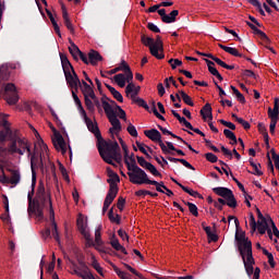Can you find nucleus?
<instances>
[{
	"mask_svg": "<svg viewBox=\"0 0 279 279\" xmlns=\"http://www.w3.org/2000/svg\"><path fill=\"white\" fill-rule=\"evenodd\" d=\"M126 132L134 138L138 136V131H136V126L134 124L130 123L129 126L126 128Z\"/></svg>",
	"mask_w": 279,
	"mask_h": 279,
	"instance_id": "obj_54",
	"label": "nucleus"
},
{
	"mask_svg": "<svg viewBox=\"0 0 279 279\" xmlns=\"http://www.w3.org/2000/svg\"><path fill=\"white\" fill-rule=\"evenodd\" d=\"M208 71L211 75L217 77V80H219V82H223V76H221V73H219V71L215 66H209Z\"/></svg>",
	"mask_w": 279,
	"mask_h": 279,
	"instance_id": "obj_53",
	"label": "nucleus"
},
{
	"mask_svg": "<svg viewBox=\"0 0 279 279\" xmlns=\"http://www.w3.org/2000/svg\"><path fill=\"white\" fill-rule=\"evenodd\" d=\"M124 73L126 75L125 82L131 83L132 80H134V74L132 73V69H130V66L125 65V72Z\"/></svg>",
	"mask_w": 279,
	"mask_h": 279,
	"instance_id": "obj_59",
	"label": "nucleus"
},
{
	"mask_svg": "<svg viewBox=\"0 0 279 279\" xmlns=\"http://www.w3.org/2000/svg\"><path fill=\"white\" fill-rule=\"evenodd\" d=\"M268 117L270 121H278L279 119V111H276L271 109V107L268 108Z\"/></svg>",
	"mask_w": 279,
	"mask_h": 279,
	"instance_id": "obj_51",
	"label": "nucleus"
},
{
	"mask_svg": "<svg viewBox=\"0 0 279 279\" xmlns=\"http://www.w3.org/2000/svg\"><path fill=\"white\" fill-rule=\"evenodd\" d=\"M183 204H185V206L189 207L191 215H193L194 217H199V211L197 209V205H195L191 202H185V201H183Z\"/></svg>",
	"mask_w": 279,
	"mask_h": 279,
	"instance_id": "obj_41",
	"label": "nucleus"
},
{
	"mask_svg": "<svg viewBox=\"0 0 279 279\" xmlns=\"http://www.w3.org/2000/svg\"><path fill=\"white\" fill-rule=\"evenodd\" d=\"M88 60H89V64H92V66H96L97 62H101V60H104V57H101L99 51L90 50L88 52Z\"/></svg>",
	"mask_w": 279,
	"mask_h": 279,
	"instance_id": "obj_22",
	"label": "nucleus"
},
{
	"mask_svg": "<svg viewBox=\"0 0 279 279\" xmlns=\"http://www.w3.org/2000/svg\"><path fill=\"white\" fill-rule=\"evenodd\" d=\"M110 245L111 247H113V250H116V252H121L122 254L128 256V250H125V246L121 245V243L119 242V239L114 238V235L110 241Z\"/></svg>",
	"mask_w": 279,
	"mask_h": 279,
	"instance_id": "obj_23",
	"label": "nucleus"
},
{
	"mask_svg": "<svg viewBox=\"0 0 279 279\" xmlns=\"http://www.w3.org/2000/svg\"><path fill=\"white\" fill-rule=\"evenodd\" d=\"M72 97H73L74 102L76 104L82 117H86V110H84V107L82 106V100H80V97L77 96V94L72 92Z\"/></svg>",
	"mask_w": 279,
	"mask_h": 279,
	"instance_id": "obj_38",
	"label": "nucleus"
},
{
	"mask_svg": "<svg viewBox=\"0 0 279 279\" xmlns=\"http://www.w3.org/2000/svg\"><path fill=\"white\" fill-rule=\"evenodd\" d=\"M136 158L140 167H143V169H146V167L149 165V161L145 160V157L136 156Z\"/></svg>",
	"mask_w": 279,
	"mask_h": 279,
	"instance_id": "obj_64",
	"label": "nucleus"
},
{
	"mask_svg": "<svg viewBox=\"0 0 279 279\" xmlns=\"http://www.w3.org/2000/svg\"><path fill=\"white\" fill-rule=\"evenodd\" d=\"M158 14L161 17L162 23H175V19L180 14V11L173 10L170 12V14H167L166 9H158Z\"/></svg>",
	"mask_w": 279,
	"mask_h": 279,
	"instance_id": "obj_13",
	"label": "nucleus"
},
{
	"mask_svg": "<svg viewBox=\"0 0 279 279\" xmlns=\"http://www.w3.org/2000/svg\"><path fill=\"white\" fill-rule=\"evenodd\" d=\"M50 221H52V236L57 243H60V233H58V223H56V213L53 211V203H49Z\"/></svg>",
	"mask_w": 279,
	"mask_h": 279,
	"instance_id": "obj_16",
	"label": "nucleus"
},
{
	"mask_svg": "<svg viewBox=\"0 0 279 279\" xmlns=\"http://www.w3.org/2000/svg\"><path fill=\"white\" fill-rule=\"evenodd\" d=\"M134 184H150L153 186H160L163 189V191L167 190V185H165V182L150 180L149 177L147 175V172H145Z\"/></svg>",
	"mask_w": 279,
	"mask_h": 279,
	"instance_id": "obj_18",
	"label": "nucleus"
},
{
	"mask_svg": "<svg viewBox=\"0 0 279 279\" xmlns=\"http://www.w3.org/2000/svg\"><path fill=\"white\" fill-rule=\"evenodd\" d=\"M218 47L223 51H226V53H230V56H234V58H246L245 56H243V53H240V51L236 50V48L223 46L222 44H219Z\"/></svg>",
	"mask_w": 279,
	"mask_h": 279,
	"instance_id": "obj_24",
	"label": "nucleus"
},
{
	"mask_svg": "<svg viewBox=\"0 0 279 279\" xmlns=\"http://www.w3.org/2000/svg\"><path fill=\"white\" fill-rule=\"evenodd\" d=\"M201 116L203 117L204 121L208 120V123L213 122V107L210 104H206L202 110L199 111Z\"/></svg>",
	"mask_w": 279,
	"mask_h": 279,
	"instance_id": "obj_20",
	"label": "nucleus"
},
{
	"mask_svg": "<svg viewBox=\"0 0 279 279\" xmlns=\"http://www.w3.org/2000/svg\"><path fill=\"white\" fill-rule=\"evenodd\" d=\"M113 80H114L116 84H118V86H120V88H125V74H123V73L116 74L113 76Z\"/></svg>",
	"mask_w": 279,
	"mask_h": 279,
	"instance_id": "obj_40",
	"label": "nucleus"
},
{
	"mask_svg": "<svg viewBox=\"0 0 279 279\" xmlns=\"http://www.w3.org/2000/svg\"><path fill=\"white\" fill-rule=\"evenodd\" d=\"M257 130H258L259 134H262L263 136H266V134H269L267 132V128L265 126V123H263V122H259L257 124Z\"/></svg>",
	"mask_w": 279,
	"mask_h": 279,
	"instance_id": "obj_61",
	"label": "nucleus"
},
{
	"mask_svg": "<svg viewBox=\"0 0 279 279\" xmlns=\"http://www.w3.org/2000/svg\"><path fill=\"white\" fill-rule=\"evenodd\" d=\"M70 44H71V47H69V51L72 58L74 60H78V56L80 53H82V50H80V47H77V45H75V43H73L71 39H70Z\"/></svg>",
	"mask_w": 279,
	"mask_h": 279,
	"instance_id": "obj_31",
	"label": "nucleus"
},
{
	"mask_svg": "<svg viewBox=\"0 0 279 279\" xmlns=\"http://www.w3.org/2000/svg\"><path fill=\"white\" fill-rule=\"evenodd\" d=\"M145 169L146 171H149L151 175H155V178H162V173H160L158 169H156V166H154L151 162H149Z\"/></svg>",
	"mask_w": 279,
	"mask_h": 279,
	"instance_id": "obj_44",
	"label": "nucleus"
},
{
	"mask_svg": "<svg viewBox=\"0 0 279 279\" xmlns=\"http://www.w3.org/2000/svg\"><path fill=\"white\" fill-rule=\"evenodd\" d=\"M250 226H251L252 232H256L257 222H256V218L254 217L253 213H250Z\"/></svg>",
	"mask_w": 279,
	"mask_h": 279,
	"instance_id": "obj_58",
	"label": "nucleus"
},
{
	"mask_svg": "<svg viewBox=\"0 0 279 279\" xmlns=\"http://www.w3.org/2000/svg\"><path fill=\"white\" fill-rule=\"evenodd\" d=\"M167 159L170 162H181V165H183V167H185L186 169H191V171H195V167H193V165H191L189 161H186V159H180V158H175V157H167Z\"/></svg>",
	"mask_w": 279,
	"mask_h": 279,
	"instance_id": "obj_29",
	"label": "nucleus"
},
{
	"mask_svg": "<svg viewBox=\"0 0 279 279\" xmlns=\"http://www.w3.org/2000/svg\"><path fill=\"white\" fill-rule=\"evenodd\" d=\"M246 25L253 31V34H255L256 36H259L260 39L264 40V43L266 45H270L271 44V39H269L267 34L265 32L260 31L258 27H256V25H254V23L246 22Z\"/></svg>",
	"mask_w": 279,
	"mask_h": 279,
	"instance_id": "obj_19",
	"label": "nucleus"
},
{
	"mask_svg": "<svg viewBox=\"0 0 279 279\" xmlns=\"http://www.w3.org/2000/svg\"><path fill=\"white\" fill-rule=\"evenodd\" d=\"M108 217L112 223H117L118 226H119V223H121V216L116 215V217H114V210L112 208L109 210Z\"/></svg>",
	"mask_w": 279,
	"mask_h": 279,
	"instance_id": "obj_45",
	"label": "nucleus"
},
{
	"mask_svg": "<svg viewBox=\"0 0 279 279\" xmlns=\"http://www.w3.org/2000/svg\"><path fill=\"white\" fill-rule=\"evenodd\" d=\"M242 257V260L245 265H256V262L254 260V255L252 254V243H246L245 248H243V254H240Z\"/></svg>",
	"mask_w": 279,
	"mask_h": 279,
	"instance_id": "obj_12",
	"label": "nucleus"
},
{
	"mask_svg": "<svg viewBox=\"0 0 279 279\" xmlns=\"http://www.w3.org/2000/svg\"><path fill=\"white\" fill-rule=\"evenodd\" d=\"M61 64L63 69V73L65 75V82L69 84L70 88H74L77 90L80 86H82V81H80V76L75 73V69L69 58L65 54L60 53Z\"/></svg>",
	"mask_w": 279,
	"mask_h": 279,
	"instance_id": "obj_4",
	"label": "nucleus"
},
{
	"mask_svg": "<svg viewBox=\"0 0 279 279\" xmlns=\"http://www.w3.org/2000/svg\"><path fill=\"white\" fill-rule=\"evenodd\" d=\"M158 130H160V132H162V134L166 136H172V138H177V141H182L181 136L175 135L173 132L162 128L161 125H158Z\"/></svg>",
	"mask_w": 279,
	"mask_h": 279,
	"instance_id": "obj_47",
	"label": "nucleus"
},
{
	"mask_svg": "<svg viewBox=\"0 0 279 279\" xmlns=\"http://www.w3.org/2000/svg\"><path fill=\"white\" fill-rule=\"evenodd\" d=\"M84 121L87 125V129L89 130V132H92V134L95 135V137L97 138V141H99L101 136V131H99V126L93 122V120H90V118H88V116L85 112V116H83Z\"/></svg>",
	"mask_w": 279,
	"mask_h": 279,
	"instance_id": "obj_17",
	"label": "nucleus"
},
{
	"mask_svg": "<svg viewBox=\"0 0 279 279\" xmlns=\"http://www.w3.org/2000/svg\"><path fill=\"white\" fill-rule=\"evenodd\" d=\"M179 186L180 189H182V191H184V193L191 195V197H198V199H204V196H202V194H199L197 191L191 190L187 186H184L183 184H179Z\"/></svg>",
	"mask_w": 279,
	"mask_h": 279,
	"instance_id": "obj_34",
	"label": "nucleus"
},
{
	"mask_svg": "<svg viewBox=\"0 0 279 279\" xmlns=\"http://www.w3.org/2000/svg\"><path fill=\"white\" fill-rule=\"evenodd\" d=\"M83 95H84V98L86 97H89V98H93L95 97V89H93V86L90 85H87V87H82V85L80 86Z\"/></svg>",
	"mask_w": 279,
	"mask_h": 279,
	"instance_id": "obj_39",
	"label": "nucleus"
},
{
	"mask_svg": "<svg viewBox=\"0 0 279 279\" xmlns=\"http://www.w3.org/2000/svg\"><path fill=\"white\" fill-rule=\"evenodd\" d=\"M107 171H108V177H109V179L107 180V182L109 184V191H119V185L117 184V182H121L119 174H117L110 168H107Z\"/></svg>",
	"mask_w": 279,
	"mask_h": 279,
	"instance_id": "obj_15",
	"label": "nucleus"
},
{
	"mask_svg": "<svg viewBox=\"0 0 279 279\" xmlns=\"http://www.w3.org/2000/svg\"><path fill=\"white\" fill-rule=\"evenodd\" d=\"M205 158L206 160H208V162H217V160H219V158L217 157V155L213 154V153H207L205 154Z\"/></svg>",
	"mask_w": 279,
	"mask_h": 279,
	"instance_id": "obj_60",
	"label": "nucleus"
},
{
	"mask_svg": "<svg viewBox=\"0 0 279 279\" xmlns=\"http://www.w3.org/2000/svg\"><path fill=\"white\" fill-rule=\"evenodd\" d=\"M76 227L78 232H81L82 236L88 242L92 243L95 247V243H93V239H90V232L86 230L88 228V222L84 219V215L78 214L77 219H76Z\"/></svg>",
	"mask_w": 279,
	"mask_h": 279,
	"instance_id": "obj_8",
	"label": "nucleus"
},
{
	"mask_svg": "<svg viewBox=\"0 0 279 279\" xmlns=\"http://www.w3.org/2000/svg\"><path fill=\"white\" fill-rule=\"evenodd\" d=\"M165 45L162 44V37L160 35L156 36V40L154 39V46H150V54L157 60H163L165 58Z\"/></svg>",
	"mask_w": 279,
	"mask_h": 279,
	"instance_id": "obj_9",
	"label": "nucleus"
},
{
	"mask_svg": "<svg viewBox=\"0 0 279 279\" xmlns=\"http://www.w3.org/2000/svg\"><path fill=\"white\" fill-rule=\"evenodd\" d=\"M219 123H221V125H225V128H229V130H236V125H234V123L232 122H228L223 119L219 120Z\"/></svg>",
	"mask_w": 279,
	"mask_h": 279,
	"instance_id": "obj_62",
	"label": "nucleus"
},
{
	"mask_svg": "<svg viewBox=\"0 0 279 279\" xmlns=\"http://www.w3.org/2000/svg\"><path fill=\"white\" fill-rule=\"evenodd\" d=\"M223 134H225L226 138H229V141H234V144L239 143L234 132L230 131L229 129H225Z\"/></svg>",
	"mask_w": 279,
	"mask_h": 279,
	"instance_id": "obj_50",
	"label": "nucleus"
},
{
	"mask_svg": "<svg viewBox=\"0 0 279 279\" xmlns=\"http://www.w3.org/2000/svg\"><path fill=\"white\" fill-rule=\"evenodd\" d=\"M84 99L88 112H90V114H95V104L90 100V97H85Z\"/></svg>",
	"mask_w": 279,
	"mask_h": 279,
	"instance_id": "obj_49",
	"label": "nucleus"
},
{
	"mask_svg": "<svg viewBox=\"0 0 279 279\" xmlns=\"http://www.w3.org/2000/svg\"><path fill=\"white\" fill-rule=\"evenodd\" d=\"M230 88L235 95L238 101H240V104H245V96H243V94H241V92H239L233 85H231Z\"/></svg>",
	"mask_w": 279,
	"mask_h": 279,
	"instance_id": "obj_48",
	"label": "nucleus"
},
{
	"mask_svg": "<svg viewBox=\"0 0 279 279\" xmlns=\"http://www.w3.org/2000/svg\"><path fill=\"white\" fill-rule=\"evenodd\" d=\"M76 260H77V264L80 265V271H83V274H87L89 268L86 265V262L84 260V255L83 254L76 255Z\"/></svg>",
	"mask_w": 279,
	"mask_h": 279,
	"instance_id": "obj_33",
	"label": "nucleus"
},
{
	"mask_svg": "<svg viewBox=\"0 0 279 279\" xmlns=\"http://www.w3.org/2000/svg\"><path fill=\"white\" fill-rule=\"evenodd\" d=\"M145 169L146 171H149L151 175H155V178H162V173H160L158 169H156V166H154L151 162H149Z\"/></svg>",
	"mask_w": 279,
	"mask_h": 279,
	"instance_id": "obj_43",
	"label": "nucleus"
},
{
	"mask_svg": "<svg viewBox=\"0 0 279 279\" xmlns=\"http://www.w3.org/2000/svg\"><path fill=\"white\" fill-rule=\"evenodd\" d=\"M250 3L251 5H254V8H257L262 16H265V10H263V4H260L258 0H252Z\"/></svg>",
	"mask_w": 279,
	"mask_h": 279,
	"instance_id": "obj_52",
	"label": "nucleus"
},
{
	"mask_svg": "<svg viewBox=\"0 0 279 279\" xmlns=\"http://www.w3.org/2000/svg\"><path fill=\"white\" fill-rule=\"evenodd\" d=\"M144 134L149 141H153V143H158L162 154H169V149H167V144L162 142V135L159 133L156 129H150L144 131Z\"/></svg>",
	"mask_w": 279,
	"mask_h": 279,
	"instance_id": "obj_7",
	"label": "nucleus"
},
{
	"mask_svg": "<svg viewBox=\"0 0 279 279\" xmlns=\"http://www.w3.org/2000/svg\"><path fill=\"white\" fill-rule=\"evenodd\" d=\"M50 22L52 23V27L56 32V34H58V36L61 38L62 34L60 33V26L58 25V22H56V17H53V15L51 17H49Z\"/></svg>",
	"mask_w": 279,
	"mask_h": 279,
	"instance_id": "obj_56",
	"label": "nucleus"
},
{
	"mask_svg": "<svg viewBox=\"0 0 279 279\" xmlns=\"http://www.w3.org/2000/svg\"><path fill=\"white\" fill-rule=\"evenodd\" d=\"M31 169H32V191L27 194L28 199V213H33L39 219H43L45 207L47 204H51V194L47 193L45 190V183L43 181L39 182L37 186V191L34 197L35 189H36V163L38 162V155L36 150H34L31 155Z\"/></svg>",
	"mask_w": 279,
	"mask_h": 279,
	"instance_id": "obj_1",
	"label": "nucleus"
},
{
	"mask_svg": "<svg viewBox=\"0 0 279 279\" xmlns=\"http://www.w3.org/2000/svg\"><path fill=\"white\" fill-rule=\"evenodd\" d=\"M50 22L52 23V27L56 32V34H58V36L61 38L62 34L60 33V26L58 25V22H56V17H53V15L51 17H49Z\"/></svg>",
	"mask_w": 279,
	"mask_h": 279,
	"instance_id": "obj_57",
	"label": "nucleus"
},
{
	"mask_svg": "<svg viewBox=\"0 0 279 279\" xmlns=\"http://www.w3.org/2000/svg\"><path fill=\"white\" fill-rule=\"evenodd\" d=\"M118 193H119V191H117V190H109L104 204H107L110 206V204H112V202H114Z\"/></svg>",
	"mask_w": 279,
	"mask_h": 279,
	"instance_id": "obj_35",
	"label": "nucleus"
},
{
	"mask_svg": "<svg viewBox=\"0 0 279 279\" xmlns=\"http://www.w3.org/2000/svg\"><path fill=\"white\" fill-rule=\"evenodd\" d=\"M235 242L240 254H243V250H245L247 243H252V241L245 236V231H242L239 227L235 230Z\"/></svg>",
	"mask_w": 279,
	"mask_h": 279,
	"instance_id": "obj_10",
	"label": "nucleus"
},
{
	"mask_svg": "<svg viewBox=\"0 0 279 279\" xmlns=\"http://www.w3.org/2000/svg\"><path fill=\"white\" fill-rule=\"evenodd\" d=\"M100 101L102 104L105 114L107 116L109 122L112 125V128L109 129L110 134L114 135V132L116 134H119V132H121V121L119 120V118H117V112L114 111V109H112V106L108 104V101H106L104 98H101Z\"/></svg>",
	"mask_w": 279,
	"mask_h": 279,
	"instance_id": "obj_6",
	"label": "nucleus"
},
{
	"mask_svg": "<svg viewBox=\"0 0 279 279\" xmlns=\"http://www.w3.org/2000/svg\"><path fill=\"white\" fill-rule=\"evenodd\" d=\"M225 199H226L227 206H229V208H236V206H239L233 192H231Z\"/></svg>",
	"mask_w": 279,
	"mask_h": 279,
	"instance_id": "obj_37",
	"label": "nucleus"
},
{
	"mask_svg": "<svg viewBox=\"0 0 279 279\" xmlns=\"http://www.w3.org/2000/svg\"><path fill=\"white\" fill-rule=\"evenodd\" d=\"M220 149L225 156L229 157L230 160H232V154L235 156L236 160H239L241 158V154H239L236 148H233V150H230V149L226 148V146H221Z\"/></svg>",
	"mask_w": 279,
	"mask_h": 279,
	"instance_id": "obj_30",
	"label": "nucleus"
},
{
	"mask_svg": "<svg viewBox=\"0 0 279 279\" xmlns=\"http://www.w3.org/2000/svg\"><path fill=\"white\" fill-rule=\"evenodd\" d=\"M52 143L57 151H61V154H66V142H64V137L62 134L54 132V137L52 138Z\"/></svg>",
	"mask_w": 279,
	"mask_h": 279,
	"instance_id": "obj_14",
	"label": "nucleus"
},
{
	"mask_svg": "<svg viewBox=\"0 0 279 279\" xmlns=\"http://www.w3.org/2000/svg\"><path fill=\"white\" fill-rule=\"evenodd\" d=\"M257 228H269V216L267 218L258 219Z\"/></svg>",
	"mask_w": 279,
	"mask_h": 279,
	"instance_id": "obj_55",
	"label": "nucleus"
},
{
	"mask_svg": "<svg viewBox=\"0 0 279 279\" xmlns=\"http://www.w3.org/2000/svg\"><path fill=\"white\" fill-rule=\"evenodd\" d=\"M175 97L178 99V101H184V104H186V106H195V102H193V99L191 98V96H189V94H186V92L184 90H179V93L175 94Z\"/></svg>",
	"mask_w": 279,
	"mask_h": 279,
	"instance_id": "obj_21",
	"label": "nucleus"
},
{
	"mask_svg": "<svg viewBox=\"0 0 279 279\" xmlns=\"http://www.w3.org/2000/svg\"><path fill=\"white\" fill-rule=\"evenodd\" d=\"M10 172H11V178H9L10 184H12L13 186H16V184L21 182V172H19V170H10Z\"/></svg>",
	"mask_w": 279,
	"mask_h": 279,
	"instance_id": "obj_32",
	"label": "nucleus"
},
{
	"mask_svg": "<svg viewBox=\"0 0 279 279\" xmlns=\"http://www.w3.org/2000/svg\"><path fill=\"white\" fill-rule=\"evenodd\" d=\"M213 191L216 195L222 197L223 199H226L232 193V190L228 187H214Z\"/></svg>",
	"mask_w": 279,
	"mask_h": 279,
	"instance_id": "obj_28",
	"label": "nucleus"
},
{
	"mask_svg": "<svg viewBox=\"0 0 279 279\" xmlns=\"http://www.w3.org/2000/svg\"><path fill=\"white\" fill-rule=\"evenodd\" d=\"M166 147L169 151V153H166V155L170 154V156H175V153H177L178 156H186V154H184V150L175 148V146H173V143L171 142H166Z\"/></svg>",
	"mask_w": 279,
	"mask_h": 279,
	"instance_id": "obj_26",
	"label": "nucleus"
},
{
	"mask_svg": "<svg viewBox=\"0 0 279 279\" xmlns=\"http://www.w3.org/2000/svg\"><path fill=\"white\" fill-rule=\"evenodd\" d=\"M0 128H2V130H0V145H4L5 134H10V128H12V124L8 121L5 116H0Z\"/></svg>",
	"mask_w": 279,
	"mask_h": 279,
	"instance_id": "obj_11",
	"label": "nucleus"
},
{
	"mask_svg": "<svg viewBox=\"0 0 279 279\" xmlns=\"http://www.w3.org/2000/svg\"><path fill=\"white\" fill-rule=\"evenodd\" d=\"M124 163L129 171V180L132 184H134L145 173V170L136 165V157L134 156V153L124 159Z\"/></svg>",
	"mask_w": 279,
	"mask_h": 279,
	"instance_id": "obj_5",
	"label": "nucleus"
},
{
	"mask_svg": "<svg viewBox=\"0 0 279 279\" xmlns=\"http://www.w3.org/2000/svg\"><path fill=\"white\" fill-rule=\"evenodd\" d=\"M218 47L223 51H226V53H230V56H234V58H246L245 56H243V53H240V51L236 50V48L223 46L222 44H219Z\"/></svg>",
	"mask_w": 279,
	"mask_h": 279,
	"instance_id": "obj_25",
	"label": "nucleus"
},
{
	"mask_svg": "<svg viewBox=\"0 0 279 279\" xmlns=\"http://www.w3.org/2000/svg\"><path fill=\"white\" fill-rule=\"evenodd\" d=\"M10 132L4 135V143L9 141L8 154H11V156H14V154L25 156V151H27L29 158L33 153L27 140L21 137V132L19 130H12V126H10Z\"/></svg>",
	"mask_w": 279,
	"mask_h": 279,
	"instance_id": "obj_3",
	"label": "nucleus"
},
{
	"mask_svg": "<svg viewBox=\"0 0 279 279\" xmlns=\"http://www.w3.org/2000/svg\"><path fill=\"white\" fill-rule=\"evenodd\" d=\"M97 149L100 158H102L107 165L114 166V161L121 163L123 160V156L121 155V146H119L117 141H106L104 137H100L97 140Z\"/></svg>",
	"mask_w": 279,
	"mask_h": 279,
	"instance_id": "obj_2",
	"label": "nucleus"
},
{
	"mask_svg": "<svg viewBox=\"0 0 279 279\" xmlns=\"http://www.w3.org/2000/svg\"><path fill=\"white\" fill-rule=\"evenodd\" d=\"M63 10V23L65 27L69 29L71 34H75V28H73V24L71 23V19H69V12H66V9L62 7Z\"/></svg>",
	"mask_w": 279,
	"mask_h": 279,
	"instance_id": "obj_27",
	"label": "nucleus"
},
{
	"mask_svg": "<svg viewBox=\"0 0 279 279\" xmlns=\"http://www.w3.org/2000/svg\"><path fill=\"white\" fill-rule=\"evenodd\" d=\"M141 40L145 47H149V51H151V47H154V38L142 35Z\"/></svg>",
	"mask_w": 279,
	"mask_h": 279,
	"instance_id": "obj_46",
	"label": "nucleus"
},
{
	"mask_svg": "<svg viewBox=\"0 0 279 279\" xmlns=\"http://www.w3.org/2000/svg\"><path fill=\"white\" fill-rule=\"evenodd\" d=\"M101 225H99L95 230V243L98 247L104 245V241H101Z\"/></svg>",
	"mask_w": 279,
	"mask_h": 279,
	"instance_id": "obj_42",
	"label": "nucleus"
},
{
	"mask_svg": "<svg viewBox=\"0 0 279 279\" xmlns=\"http://www.w3.org/2000/svg\"><path fill=\"white\" fill-rule=\"evenodd\" d=\"M236 122L240 123L241 126L244 128V130H250L252 125H250V122L243 120V118H236Z\"/></svg>",
	"mask_w": 279,
	"mask_h": 279,
	"instance_id": "obj_63",
	"label": "nucleus"
},
{
	"mask_svg": "<svg viewBox=\"0 0 279 279\" xmlns=\"http://www.w3.org/2000/svg\"><path fill=\"white\" fill-rule=\"evenodd\" d=\"M131 98L134 104H137V106H140V108H144V110H147V112H149V105H147V101H145V99L136 98L134 97V95H131Z\"/></svg>",
	"mask_w": 279,
	"mask_h": 279,
	"instance_id": "obj_36",
	"label": "nucleus"
}]
</instances>
